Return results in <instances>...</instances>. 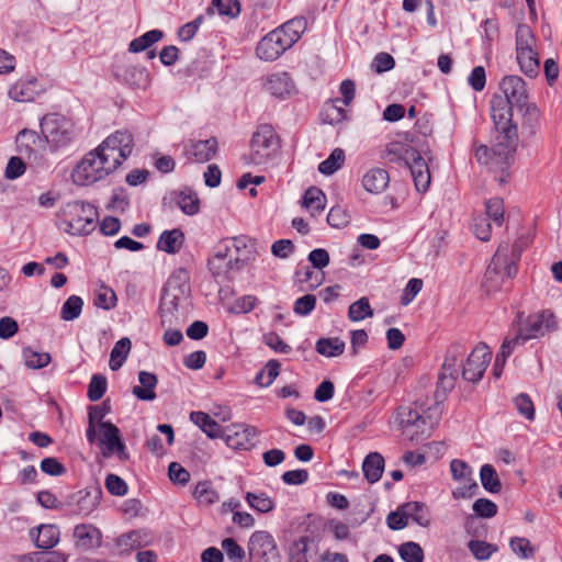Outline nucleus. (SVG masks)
Wrapping results in <instances>:
<instances>
[{
  "instance_id": "obj_1",
  "label": "nucleus",
  "mask_w": 562,
  "mask_h": 562,
  "mask_svg": "<svg viewBox=\"0 0 562 562\" xmlns=\"http://www.w3.org/2000/svg\"><path fill=\"white\" fill-rule=\"evenodd\" d=\"M133 134L119 130L108 136L95 149L89 151L72 170L77 186H89L114 172L132 154Z\"/></svg>"
},
{
  "instance_id": "obj_2",
  "label": "nucleus",
  "mask_w": 562,
  "mask_h": 562,
  "mask_svg": "<svg viewBox=\"0 0 562 562\" xmlns=\"http://www.w3.org/2000/svg\"><path fill=\"white\" fill-rule=\"evenodd\" d=\"M306 19L293 18L265 35L257 44L256 55L265 61L277 60L291 48L306 30Z\"/></svg>"
},
{
  "instance_id": "obj_3",
  "label": "nucleus",
  "mask_w": 562,
  "mask_h": 562,
  "mask_svg": "<svg viewBox=\"0 0 562 562\" xmlns=\"http://www.w3.org/2000/svg\"><path fill=\"white\" fill-rule=\"evenodd\" d=\"M98 217V210L91 203L68 202L63 210L64 229L70 235H89L95 229Z\"/></svg>"
},
{
  "instance_id": "obj_4",
  "label": "nucleus",
  "mask_w": 562,
  "mask_h": 562,
  "mask_svg": "<svg viewBox=\"0 0 562 562\" xmlns=\"http://www.w3.org/2000/svg\"><path fill=\"white\" fill-rule=\"evenodd\" d=\"M281 148L280 137L271 124H259L250 139L249 162L261 166L276 158Z\"/></svg>"
},
{
  "instance_id": "obj_5",
  "label": "nucleus",
  "mask_w": 562,
  "mask_h": 562,
  "mask_svg": "<svg viewBox=\"0 0 562 562\" xmlns=\"http://www.w3.org/2000/svg\"><path fill=\"white\" fill-rule=\"evenodd\" d=\"M526 247L527 241L524 238L516 239L510 249L507 244H501L487 267L485 278L488 280L498 274H504L508 279L514 278L518 271L517 263Z\"/></svg>"
},
{
  "instance_id": "obj_6",
  "label": "nucleus",
  "mask_w": 562,
  "mask_h": 562,
  "mask_svg": "<svg viewBox=\"0 0 562 562\" xmlns=\"http://www.w3.org/2000/svg\"><path fill=\"white\" fill-rule=\"evenodd\" d=\"M440 416L441 409L439 404L429 407L425 414L409 405H402L396 411V420L401 428H414V431L411 434L412 439L418 435L428 436L434 426L438 424Z\"/></svg>"
},
{
  "instance_id": "obj_7",
  "label": "nucleus",
  "mask_w": 562,
  "mask_h": 562,
  "mask_svg": "<svg viewBox=\"0 0 562 562\" xmlns=\"http://www.w3.org/2000/svg\"><path fill=\"white\" fill-rule=\"evenodd\" d=\"M102 497L101 486L94 483L67 495L61 507L69 515L85 518L98 509Z\"/></svg>"
},
{
  "instance_id": "obj_8",
  "label": "nucleus",
  "mask_w": 562,
  "mask_h": 562,
  "mask_svg": "<svg viewBox=\"0 0 562 562\" xmlns=\"http://www.w3.org/2000/svg\"><path fill=\"white\" fill-rule=\"evenodd\" d=\"M41 132L56 147L68 145L75 136L74 123L64 115L49 113L41 120Z\"/></svg>"
},
{
  "instance_id": "obj_9",
  "label": "nucleus",
  "mask_w": 562,
  "mask_h": 562,
  "mask_svg": "<svg viewBox=\"0 0 562 562\" xmlns=\"http://www.w3.org/2000/svg\"><path fill=\"white\" fill-rule=\"evenodd\" d=\"M559 322L551 310H542L526 317L519 330L528 341L558 330Z\"/></svg>"
},
{
  "instance_id": "obj_10",
  "label": "nucleus",
  "mask_w": 562,
  "mask_h": 562,
  "mask_svg": "<svg viewBox=\"0 0 562 562\" xmlns=\"http://www.w3.org/2000/svg\"><path fill=\"white\" fill-rule=\"evenodd\" d=\"M248 553L257 562H278L279 552L272 535L265 530L255 531L248 541Z\"/></svg>"
},
{
  "instance_id": "obj_11",
  "label": "nucleus",
  "mask_w": 562,
  "mask_h": 562,
  "mask_svg": "<svg viewBox=\"0 0 562 562\" xmlns=\"http://www.w3.org/2000/svg\"><path fill=\"white\" fill-rule=\"evenodd\" d=\"M492 352L487 345L479 344L469 355L465 363L462 366V378L469 382H479L491 361Z\"/></svg>"
},
{
  "instance_id": "obj_12",
  "label": "nucleus",
  "mask_w": 562,
  "mask_h": 562,
  "mask_svg": "<svg viewBox=\"0 0 562 562\" xmlns=\"http://www.w3.org/2000/svg\"><path fill=\"white\" fill-rule=\"evenodd\" d=\"M450 471L452 479L462 482L463 485L452 492L456 499L471 498L479 490L476 481L472 477L471 467L463 460L453 459L450 462Z\"/></svg>"
},
{
  "instance_id": "obj_13",
  "label": "nucleus",
  "mask_w": 562,
  "mask_h": 562,
  "mask_svg": "<svg viewBox=\"0 0 562 562\" xmlns=\"http://www.w3.org/2000/svg\"><path fill=\"white\" fill-rule=\"evenodd\" d=\"M258 430L254 426L244 424L232 425L223 430V438L229 448L236 450H249L255 446Z\"/></svg>"
},
{
  "instance_id": "obj_14",
  "label": "nucleus",
  "mask_w": 562,
  "mask_h": 562,
  "mask_svg": "<svg viewBox=\"0 0 562 562\" xmlns=\"http://www.w3.org/2000/svg\"><path fill=\"white\" fill-rule=\"evenodd\" d=\"M496 132L493 144L494 154L496 158L506 160L510 165L518 144L517 125L496 128Z\"/></svg>"
},
{
  "instance_id": "obj_15",
  "label": "nucleus",
  "mask_w": 562,
  "mask_h": 562,
  "mask_svg": "<svg viewBox=\"0 0 562 562\" xmlns=\"http://www.w3.org/2000/svg\"><path fill=\"white\" fill-rule=\"evenodd\" d=\"M499 88L504 93L503 98H506L519 111H522L524 106L529 103L526 82L521 77L515 75L505 76L499 82Z\"/></svg>"
},
{
  "instance_id": "obj_16",
  "label": "nucleus",
  "mask_w": 562,
  "mask_h": 562,
  "mask_svg": "<svg viewBox=\"0 0 562 562\" xmlns=\"http://www.w3.org/2000/svg\"><path fill=\"white\" fill-rule=\"evenodd\" d=\"M98 428L102 432L100 441L105 447L103 456L109 457L115 453L121 460L128 459L125 445L120 437V429L111 422L99 423Z\"/></svg>"
},
{
  "instance_id": "obj_17",
  "label": "nucleus",
  "mask_w": 562,
  "mask_h": 562,
  "mask_svg": "<svg viewBox=\"0 0 562 562\" xmlns=\"http://www.w3.org/2000/svg\"><path fill=\"white\" fill-rule=\"evenodd\" d=\"M339 90L342 99H336L325 106L326 116L330 124L338 123L346 119L347 111L344 108L338 106L337 103L341 102L346 106L349 105L355 98L356 85L352 80L346 79L340 83Z\"/></svg>"
},
{
  "instance_id": "obj_18",
  "label": "nucleus",
  "mask_w": 562,
  "mask_h": 562,
  "mask_svg": "<svg viewBox=\"0 0 562 562\" xmlns=\"http://www.w3.org/2000/svg\"><path fill=\"white\" fill-rule=\"evenodd\" d=\"M44 91L36 77L30 76L16 80L8 91V95L15 102H32Z\"/></svg>"
},
{
  "instance_id": "obj_19",
  "label": "nucleus",
  "mask_w": 562,
  "mask_h": 562,
  "mask_svg": "<svg viewBox=\"0 0 562 562\" xmlns=\"http://www.w3.org/2000/svg\"><path fill=\"white\" fill-rule=\"evenodd\" d=\"M76 547L82 551H89L101 547L102 533L99 528L90 524L77 525L74 529Z\"/></svg>"
},
{
  "instance_id": "obj_20",
  "label": "nucleus",
  "mask_w": 562,
  "mask_h": 562,
  "mask_svg": "<svg viewBox=\"0 0 562 562\" xmlns=\"http://www.w3.org/2000/svg\"><path fill=\"white\" fill-rule=\"evenodd\" d=\"M515 105L509 103L506 98L502 95H493L491 100V116L494 122L495 128H503L504 126H513V108Z\"/></svg>"
},
{
  "instance_id": "obj_21",
  "label": "nucleus",
  "mask_w": 562,
  "mask_h": 562,
  "mask_svg": "<svg viewBox=\"0 0 562 562\" xmlns=\"http://www.w3.org/2000/svg\"><path fill=\"white\" fill-rule=\"evenodd\" d=\"M126 85L135 89H146L150 83V75L146 67L130 65L115 74Z\"/></svg>"
},
{
  "instance_id": "obj_22",
  "label": "nucleus",
  "mask_w": 562,
  "mask_h": 562,
  "mask_svg": "<svg viewBox=\"0 0 562 562\" xmlns=\"http://www.w3.org/2000/svg\"><path fill=\"white\" fill-rule=\"evenodd\" d=\"M209 269L212 276L221 281L231 280L233 278L232 272L238 271L243 268L244 261L239 258H226V259H209Z\"/></svg>"
},
{
  "instance_id": "obj_23",
  "label": "nucleus",
  "mask_w": 562,
  "mask_h": 562,
  "mask_svg": "<svg viewBox=\"0 0 562 562\" xmlns=\"http://www.w3.org/2000/svg\"><path fill=\"white\" fill-rule=\"evenodd\" d=\"M390 182L389 172L382 168H372L367 171L362 178L364 190L372 194L383 192Z\"/></svg>"
},
{
  "instance_id": "obj_24",
  "label": "nucleus",
  "mask_w": 562,
  "mask_h": 562,
  "mask_svg": "<svg viewBox=\"0 0 562 562\" xmlns=\"http://www.w3.org/2000/svg\"><path fill=\"white\" fill-rule=\"evenodd\" d=\"M414 180L415 188L418 192H426L430 184V171L427 162L419 154L408 166Z\"/></svg>"
},
{
  "instance_id": "obj_25",
  "label": "nucleus",
  "mask_w": 562,
  "mask_h": 562,
  "mask_svg": "<svg viewBox=\"0 0 562 562\" xmlns=\"http://www.w3.org/2000/svg\"><path fill=\"white\" fill-rule=\"evenodd\" d=\"M418 155L419 151L417 149L401 143H392L385 150V158L390 162H403L406 167H408Z\"/></svg>"
},
{
  "instance_id": "obj_26",
  "label": "nucleus",
  "mask_w": 562,
  "mask_h": 562,
  "mask_svg": "<svg viewBox=\"0 0 562 562\" xmlns=\"http://www.w3.org/2000/svg\"><path fill=\"white\" fill-rule=\"evenodd\" d=\"M31 537L34 538L35 546L40 549H52L59 541V529L55 525H41L35 530H31Z\"/></svg>"
},
{
  "instance_id": "obj_27",
  "label": "nucleus",
  "mask_w": 562,
  "mask_h": 562,
  "mask_svg": "<svg viewBox=\"0 0 562 562\" xmlns=\"http://www.w3.org/2000/svg\"><path fill=\"white\" fill-rule=\"evenodd\" d=\"M138 381L140 385L133 387V394L140 401H153L156 398L155 389L158 383L156 374L147 371L138 373Z\"/></svg>"
},
{
  "instance_id": "obj_28",
  "label": "nucleus",
  "mask_w": 562,
  "mask_h": 562,
  "mask_svg": "<svg viewBox=\"0 0 562 562\" xmlns=\"http://www.w3.org/2000/svg\"><path fill=\"white\" fill-rule=\"evenodd\" d=\"M362 471L366 480L373 484L380 481L384 471V458L379 452H370L363 460Z\"/></svg>"
},
{
  "instance_id": "obj_29",
  "label": "nucleus",
  "mask_w": 562,
  "mask_h": 562,
  "mask_svg": "<svg viewBox=\"0 0 562 562\" xmlns=\"http://www.w3.org/2000/svg\"><path fill=\"white\" fill-rule=\"evenodd\" d=\"M184 243V234L180 228L164 231L158 238L157 249L167 254H177Z\"/></svg>"
},
{
  "instance_id": "obj_30",
  "label": "nucleus",
  "mask_w": 562,
  "mask_h": 562,
  "mask_svg": "<svg viewBox=\"0 0 562 562\" xmlns=\"http://www.w3.org/2000/svg\"><path fill=\"white\" fill-rule=\"evenodd\" d=\"M111 407L105 401L101 405L90 406L88 411V428L86 437L90 443H93L97 438V428L99 423L110 413Z\"/></svg>"
},
{
  "instance_id": "obj_31",
  "label": "nucleus",
  "mask_w": 562,
  "mask_h": 562,
  "mask_svg": "<svg viewBox=\"0 0 562 562\" xmlns=\"http://www.w3.org/2000/svg\"><path fill=\"white\" fill-rule=\"evenodd\" d=\"M326 195L317 187H310L302 198V206L311 212L312 216L321 214L325 209Z\"/></svg>"
},
{
  "instance_id": "obj_32",
  "label": "nucleus",
  "mask_w": 562,
  "mask_h": 562,
  "mask_svg": "<svg viewBox=\"0 0 562 562\" xmlns=\"http://www.w3.org/2000/svg\"><path fill=\"white\" fill-rule=\"evenodd\" d=\"M216 151L217 140L214 137L192 143L189 150L194 160L198 162H206L211 160L215 156Z\"/></svg>"
},
{
  "instance_id": "obj_33",
  "label": "nucleus",
  "mask_w": 562,
  "mask_h": 562,
  "mask_svg": "<svg viewBox=\"0 0 562 562\" xmlns=\"http://www.w3.org/2000/svg\"><path fill=\"white\" fill-rule=\"evenodd\" d=\"M190 419L199 426L210 438H221L223 428L211 416L204 412H192Z\"/></svg>"
},
{
  "instance_id": "obj_34",
  "label": "nucleus",
  "mask_w": 562,
  "mask_h": 562,
  "mask_svg": "<svg viewBox=\"0 0 562 562\" xmlns=\"http://www.w3.org/2000/svg\"><path fill=\"white\" fill-rule=\"evenodd\" d=\"M475 158L480 164L488 166L490 169H499L503 173L509 168L508 161L496 158L494 146L488 148L486 145H480L475 149Z\"/></svg>"
},
{
  "instance_id": "obj_35",
  "label": "nucleus",
  "mask_w": 562,
  "mask_h": 562,
  "mask_svg": "<svg viewBox=\"0 0 562 562\" xmlns=\"http://www.w3.org/2000/svg\"><path fill=\"white\" fill-rule=\"evenodd\" d=\"M345 341L338 337L319 338L315 344V350L327 358L338 357L345 351Z\"/></svg>"
},
{
  "instance_id": "obj_36",
  "label": "nucleus",
  "mask_w": 562,
  "mask_h": 562,
  "mask_svg": "<svg viewBox=\"0 0 562 562\" xmlns=\"http://www.w3.org/2000/svg\"><path fill=\"white\" fill-rule=\"evenodd\" d=\"M467 352V347L461 342L450 345L446 351L441 369L459 373V362L462 361Z\"/></svg>"
},
{
  "instance_id": "obj_37",
  "label": "nucleus",
  "mask_w": 562,
  "mask_h": 562,
  "mask_svg": "<svg viewBox=\"0 0 562 562\" xmlns=\"http://www.w3.org/2000/svg\"><path fill=\"white\" fill-rule=\"evenodd\" d=\"M132 344L127 337H123L117 340L110 353L109 367L112 371L119 370L125 362Z\"/></svg>"
},
{
  "instance_id": "obj_38",
  "label": "nucleus",
  "mask_w": 562,
  "mask_h": 562,
  "mask_svg": "<svg viewBox=\"0 0 562 562\" xmlns=\"http://www.w3.org/2000/svg\"><path fill=\"white\" fill-rule=\"evenodd\" d=\"M245 498L254 510L261 514L270 513L276 507L274 499L265 492H247Z\"/></svg>"
},
{
  "instance_id": "obj_39",
  "label": "nucleus",
  "mask_w": 562,
  "mask_h": 562,
  "mask_svg": "<svg viewBox=\"0 0 562 562\" xmlns=\"http://www.w3.org/2000/svg\"><path fill=\"white\" fill-rule=\"evenodd\" d=\"M292 88V80L286 72L271 75L268 79L267 89L276 97L289 94Z\"/></svg>"
},
{
  "instance_id": "obj_40",
  "label": "nucleus",
  "mask_w": 562,
  "mask_h": 562,
  "mask_svg": "<svg viewBox=\"0 0 562 562\" xmlns=\"http://www.w3.org/2000/svg\"><path fill=\"white\" fill-rule=\"evenodd\" d=\"M164 37V32L160 30H150L143 35L134 38L128 45V52L140 53L151 47Z\"/></svg>"
},
{
  "instance_id": "obj_41",
  "label": "nucleus",
  "mask_w": 562,
  "mask_h": 562,
  "mask_svg": "<svg viewBox=\"0 0 562 562\" xmlns=\"http://www.w3.org/2000/svg\"><path fill=\"white\" fill-rule=\"evenodd\" d=\"M193 497L201 506H210L220 499L217 491H215L210 481H201L195 485Z\"/></svg>"
},
{
  "instance_id": "obj_42",
  "label": "nucleus",
  "mask_w": 562,
  "mask_h": 562,
  "mask_svg": "<svg viewBox=\"0 0 562 562\" xmlns=\"http://www.w3.org/2000/svg\"><path fill=\"white\" fill-rule=\"evenodd\" d=\"M406 516L422 527H428L430 524L429 514L425 504L420 502H408L403 504Z\"/></svg>"
},
{
  "instance_id": "obj_43",
  "label": "nucleus",
  "mask_w": 562,
  "mask_h": 562,
  "mask_svg": "<svg viewBox=\"0 0 562 562\" xmlns=\"http://www.w3.org/2000/svg\"><path fill=\"white\" fill-rule=\"evenodd\" d=\"M480 479L485 491L497 494L502 490V483L495 468L492 464H483L480 470Z\"/></svg>"
},
{
  "instance_id": "obj_44",
  "label": "nucleus",
  "mask_w": 562,
  "mask_h": 562,
  "mask_svg": "<svg viewBox=\"0 0 562 562\" xmlns=\"http://www.w3.org/2000/svg\"><path fill=\"white\" fill-rule=\"evenodd\" d=\"M517 53V61L521 71L529 76L535 77L539 70L538 54L532 49L519 50Z\"/></svg>"
},
{
  "instance_id": "obj_45",
  "label": "nucleus",
  "mask_w": 562,
  "mask_h": 562,
  "mask_svg": "<svg viewBox=\"0 0 562 562\" xmlns=\"http://www.w3.org/2000/svg\"><path fill=\"white\" fill-rule=\"evenodd\" d=\"M176 203L187 215H194L200 210V200L191 190H183L177 194Z\"/></svg>"
},
{
  "instance_id": "obj_46",
  "label": "nucleus",
  "mask_w": 562,
  "mask_h": 562,
  "mask_svg": "<svg viewBox=\"0 0 562 562\" xmlns=\"http://www.w3.org/2000/svg\"><path fill=\"white\" fill-rule=\"evenodd\" d=\"M281 363L276 360H269L266 366L256 374L255 381L259 386H270L280 373Z\"/></svg>"
},
{
  "instance_id": "obj_47",
  "label": "nucleus",
  "mask_w": 562,
  "mask_h": 562,
  "mask_svg": "<svg viewBox=\"0 0 562 562\" xmlns=\"http://www.w3.org/2000/svg\"><path fill=\"white\" fill-rule=\"evenodd\" d=\"M18 562H67V557L59 551H35L18 557Z\"/></svg>"
},
{
  "instance_id": "obj_48",
  "label": "nucleus",
  "mask_w": 562,
  "mask_h": 562,
  "mask_svg": "<svg viewBox=\"0 0 562 562\" xmlns=\"http://www.w3.org/2000/svg\"><path fill=\"white\" fill-rule=\"evenodd\" d=\"M345 161V151L341 148H335L328 158L318 165V171L323 175L330 176L341 168Z\"/></svg>"
},
{
  "instance_id": "obj_49",
  "label": "nucleus",
  "mask_w": 562,
  "mask_h": 562,
  "mask_svg": "<svg viewBox=\"0 0 562 562\" xmlns=\"http://www.w3.org/2000/svg\"><path fill=\"white\" fill-rule=\"evenodd\" d=\"M372 316L373 310L370 305L369 299L366 296L350 304L348 308V317L351 322H360Z\"/></svg>"
},
{
  "instance_id": "obj_50",
  "label": "nucleus",
  "mask_w": 562,
  "mask_h": 562,
  "mask_svg": "<svg viewBox=\"0 0 562 562\" xmlns=\"http://www.w3.org/2000/svg\"><path fill=\"white\" fill-rule=\"evenodd\" d=\"M25 366L30 369H42L49 364L52 357L48 352H37L31 347L23 349Z\"/></svg>"
},
{
  "instance_id": "obj_51",
  "label": "nucleus",
  "mask_w": 562,
  "mask_h": 562,
  "mask_svg": "<svg viewBox=\"0 0 562 562\" xmlns=\"http://www.w3.org/2000/svg\"><path fill=\"white\" fill-rule=\"evenodd\" d=\"M458 374L459 373L449 372L443 369L440 370L438 375L437 389L435 392L437 403L439 402V400L445 398L447 393L454 387Z\"/></svg>"
},
{
  "instance_id": "obj_52",
  "label": "nucleus",
  "mask_w": 562,
  "mask_h": 562,
  "mask_svg": "<svg viewBox=\"0 0 562 562\" xmlns=\"http://www.w3.org/2000/svg\"><path fill=\"white\" fill-rule=\"evenodd\" d=\"M115 544L121 549V554H128L132 550L142 547V535L139 530H132L115 539Z\"/></svg>"
},
{
  "instance_id": "obj_53",
  "label": "nucleus",
  "mask_w": 562,
  "mask_h": 562,
  "mask_svg": "<svg viewBox=\"0 0 562 562\" xmlns=\"http://www.w3.org/2000/svg\"><path fill=\"white\" fill-rule=\"evenodd\" d=\"M398 554L404 562H424V550L417 542L407 541L400 546Z\"/></svg>"
},
{
  "instance_id": "obj_54",
  "label": "nucleus",
  "mask_w": 562,
  "mask_h": 562,
  "mask_svg": "<svg viewBox=\"0 0 562 562\" xmlns=\"http://www.w3.org/2000/svg\"><path fill=\"white\" fill-rule=\"evenodd\" d=\"M83 301L78 295H70L61 306L60 317L64 321H74L81 314Z\"/></svg>"
},
{
  "instance_id": "obj_55",
  "label": "nucleus",
  "mask_w": 562,
  "mask_h": 562,
  "mask_svg": "<svg viewBox=\"0 0 562 562\" xmlns=\"http://www.w3.org/2000/svg\"><path fill=\"white\" fill-rule=\"evenodd\" d=\"M522 128H529L530 134H535L540 127V111L535 103H527L524 109Z\"/></svg>"
},
{
  "instance_id": "obj_56",
  "label": "nucleus",
  "mask_w": 562,
  "mask_h": 562,
  "mask_svg": "<svg viewBox=\"0 0 562 562\" xmlns=\"http://www.w3.org/2000/svg\"><path fill=\"white\" fill-rule=\"evenodd\" d=\"M108 389V381L103 374H93L88 385V398L97 402L103 397Z\"/></svg>"
},
{
  "instance_id": "obj_57",
  "label": "nucleus",
  "mask_w": 562,
  "mask_h": 562,
  "mask_svg": "<svg viewBox=\"0 0 562 562\" xmlns=\"http://www.w3.org/2000/svg\"><path fill=\"white\" fill-rule=\"evenodd\" d=\"M486 217L493 221L497 226H502L504 222V202L499 198H492L485 202Z\"/></svg>"
},
{
  "instance_id": "obj_58",
  "label": "nucleus",
  "mask_w": 562,
  "mask_h": 562,
  "mask_svg": "<svg viewBox=\"0 0 562 562\" xmlns=\"http://www.w3.org/2000/svg\"><path fill=\"white\" fill-rule=\"evenodd\" d=\"M514 404L518 413L529 422L536 416V409L531 397L527 393H520L514 398Z\"/></svg>"
},
{
  "instance_id": "obj_59",
  "label": "nucleus",
  "mask_w": 562,
  "mask_h": 562,
  "mask_svg": "<svg viewBox=\"0 0 562 562\" xmlns=\"http://www.w3.org/2000/svg\"><path fill=\"white\" fill-rule=\"evenodd\" d=\"M468 548L475 559L484 561L491 558V555L497 550V547L481 540H471L468 543Z\"/></svg>"
},
{
  "instance_id": "obj_60",
  "label": "nucleus",
  "mask_w": 562,
  "mask_h": 562,
  "mask_svg": "<svg viewBox=\"0 0 562 562\" xmlns=\"http://www.w3.org/2000/svg\"><path fill=\"white\" fill-rule=\"evenodd\" d=\"M94 305L106 311L113 308L116 305L115 292L108 286H102L95 293Z\"/></svg>"
},
{
  "instance_id": "obj_61",
  "label": "nucleus",
  "mask_w": 562,
  "mask_h": 562,
  "mask_svg": "<svg viewBox=\"0 0 562 562\" xmlns=\"http://www.w3.org/2000/svg\"><path fill=\"white\" fill-rule=\"evenodd\" d=\"M510 549L521 559L532 558L535 549L527 538L513 537L509 541Z\"/></svg>"
},
{
  "instance_id": "obj_62",
  "label": "nucleus",
  "mask_w": 562,
  "mask_h": 562,
  "mask_svg": "<svg viewBox=\"0 0 562 562\" xmlns=\"http://www.w3.org/2000/svg\"><path fill=\"white\" fill-rule=\"evenodd\" d=\"M204 21V16L202 14L198 15L193 21H190L182 26L179 27L177 35L179 41L181 42H189L191 41L196 32L199 31L200 26L202 25Z\"/></svg>"
},
{
  "instance_id": "obj_63",
  "label": "nucleus",
  "mask_w": 562,
  "mask_h": 562,
  "mask_svg": "<svg viewBox=\"0 0 562 562\" xmlns=\"http://www.w3.org/2000/svg\"><path fill=\"white\" fill-rule=\"evenodd\" d=\"M472 229L475 236L482 241H488L492 235L490 220L483 215L473 218Z\"/></svg>"
},
{
  "instance_id": "obj_64",
  "label": "nucleus",
  "mask_w": 562,
  "mask_h": 562,
  "mask_svg": "<svg viewBox=\"0 0 562 562\" xmlns=\"http://www.w3.org/2000/svg\"><path fill=\"white\" fill-rule=\"evenodd\" d=\"M222 548L232 562H243L245 550L233 539L226 538L222 541Z\"/></svg>"
}]
</instances>
